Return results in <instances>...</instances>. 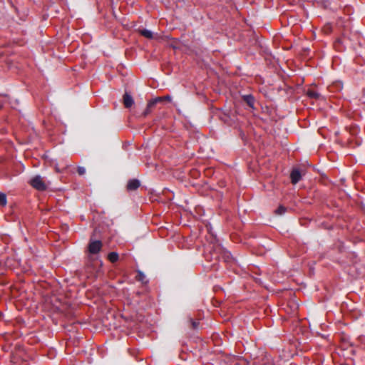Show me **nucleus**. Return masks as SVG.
<instances>
[{"label": "nucleus", "instance_id": "obj_1", "mask_svg": "<svg viewBox=\"0 0 365 365\" xmlns=\"http://www.w3.org/2000/svg\"><path fill=\"white\" fill-rule=\"evenodd\" d=\"M29 184L36 190L38 191H44L47 189V186L43 178L40 175H36L33 177L30 181Z\"/></svg>", "mask_w": 365, "mask_h": 365}, {"label": "nucleus", "instance_id": "obj_2", "mask_svg": "<svg viewBox=\"0 0 365 365\" xmlns=\"http://www.w3.org/2000/svg\"><path fill=\"white\" fill-rule=\"evenodd\" d=\"M102 247L101 241L91 240L88 245V252L91 255H96L101 250Z\"/></svg>", "mask_w": 365, "mask_h": 365}, {"label": "nucleus", "instance_id": "obj_3", "mask_svg": "<svg viewBox=\"0 0 365 365\" xmlns=\"http://www.w3.org/2000/svg\"><path fill=\"white\" fill-rule=\"evenodd\" d=\"M291 182L295 185L302 179V173L298 168H294L290 173Z\"/></svg>", "mask_w": 365, "mask_h": 365}, {"label": "nucleus", "instance_id": "obj_4", "mask_svg": "<svg viewBox=\"0 0 365 365\" xmlns=\"http://www.w3.org/2000/svg\"><path fill=\"white\" fill-rule=\"evenodd\" d=\"M140 186V182L138 179H131L128 181L126 190L128 192L135 191Z\"/></svg>", "mask_w": 365, "mask_h": 365}, {"label": "nucleus", "instance_id": "obj_5", "mask_svg": "<svg viewBox=\"0 0 365 365\" xmlns=\"http://www.w3.org/2000/svg\"><path fill=\"white\" fill-rule=\"evenodd\" d=\"M123 103L126 108H130L134 103V101L132 96L127 91L125 92L123 96Z\"/></svg>", "mask_w": 365, "mask_h": 365}, {"label": "nucleus", "instance_id": "obj_6", "mask_svg": "<svg viewBox=\"0 0 365 365\" xmlns=\"http://www.w3.org/2000/svg\"><path fill=\"white\" fill-rule=\"evenodd\" d=\"M243 101L247 104V106L252 108L255 109V98L252 95H245L242 96Z\"/></svg>", "mask_w": 365, "mask_h": 365}, {"label": "nucleus", "instance_id": "obj_7", "mask_svg": "<svg viewBox=\"0 0 365 365\" xmlns=\"http://www.w3.org/2000/svg\"><path fill=\"white\" fill-rule=\"evenodd\" d=\"M139 33L144 37L148 38V39H152L153 38V34L151 31L150 30H148V29H142V30H139Z\"/></svg>", "mask_w": 365, "mask_h": 365}, {"label": "nucleus", "instance_id": "obj_8", "mask_svg": "<svg viewBox=\"0 0 365 365\" xmlns=\"http://www.w3.org/2000/svg\"><path fill=\"white\" fill-rule=\"evenodd\" d=\"M108 259L110 262L115 263L119 259L118 254L115 252H111L108 254Z\"/></svg>", "mask_w": 365, "mask_h": 365}, {"label": "nucleus", "instance_id": "obj_9", "mask_svg": "<svg viewBox=\"0 0 365 365\" xmlns=\"http://www.w3.org/2000/svg\"><path fill=\"white\" fill-rule=\"evenodd\" d=\"M222 257L223 258L224 261L227 263H230L234 260L231 255V253L227 251H225L223 252Z\"/></svg>", "mask_w": 365, "mask_h": 365}, {"label": "nucleus", "instance_id": "obj_10", "mask_svg": "<svg viewBox=\"0 0 365 365\" xmlns=\"http://www.w3.org/2000/svg\"><path fill=\"white\" fill-rule=\"evenodd\" d=\"M163 101V97H157L149 101V107H154L158 103Z\"/></svg>", "mask_w": 365, "mask_h": 365}, {"label": "nucleus", "instance_id": "obj_11", "mask_svg": "<svg viewBox=\"0 0 365 365\" xmlns=\"http://www.w3.org/2000/svg\"><path fill=\"white\" fill-rule=\"evenodd\" d=\"M307 96L309 98H314V99H317L319 97V94L317 91H313V90H309L307 91Z\"/></svg>", "mask_w": 365, "mask_h": 365}, {"label": "nucleus", "instance_id": "obj_12", "mask_svg": "<svg viewBox=\"0 0 365 365\" xmlns=\"http://www.w3.org/2000/svg\"><path fill=\"white\" fill-rule=\"evenodd\" d=\"M287 211V207L283 206V205H279L278 207V208L275 210V214L276 215H283Z\"/></svg>", "mask_w": 365, "mask_h": 365}, {"label": "nucleus", "instance_id": "obj_13", "mask_svg": "<svg viewBox=\"0 0 365 365\" xmlns=\"http://www.w3.org/2000/svg\"><path fill=\"white\" fill-rule=\"evenodd\" d=\"M0 205L2 206L6 205V195L4 193H0Z\"/></svg>", "mask_w": 365, "mask_h": 365}, {"label": "nucleus", "instance_id": "obj_14", "mask_svg": "<svg viewBox=\"0 0 365 365\" xmlns=\"http://www.w3.org/2000/svg\"><path fill=\"white\" fill-rule=\"evenodd\" d=\"M136 279L138 281L144 282L145 279V275L140 270L138 271V275L136 276Z\"/></svg>", "mask_w": 365, "mask_h": 365}, {"label": "nucleus", "instance_id": "obj_15", "mask_svg": "<svg viewBox=\"0 0 365 365\" xmlns=\"http://www.w3.org/2000/svg\"><path fill=\"white\" fill-rule=\"evenodd\" d=\"M190 322L191 323L192 328L195 329L198 328L199 322L194 321L192 319H190Z\"/></svg>", "mask_w": 365, "mask_h": 365}, {"label": "nucleus", "instance_id": "obj_16", "mask_svg": "<svg viewBox=\"0 0 365 365\" xmlns=\"http://www.w3.org/2000/svg\"><path fill=\"white\" fill-rule=\"evenodd\" d=\"M77 172H78V175H84V174H85V173H86V169H85V168H83V167H81V166H79V167H78V168H77Z\"/></svg>", "mask_w": 365, "mask_h": 365}, {"label": "nucleus", "instance_id": "obj_17", "mask_svg": "<svg viewBox=\"0 0 365 365\" xmlns=\"http://www.w3.org/2000/svg\"><path fill=\"white\" fill-rule=\"evenodd\" d=\"M152 108L153 107H149V103H148L145 110H144V112L143 113V115L144 116H146L147 115H148L150 113V110L152 109Z\"/></svg>", "mask_w": 365, "mask_h": 365}, {"label": "nucleus", "instance_id": "obj_18", "mask_svg": "<svg viewBox=\"0 0 365 365\" xmlns=\"http://www.w3.org/2000/svg\"><path fill=\"white\" fill-rule=\"evenodd\" d=\"M163 98V101H171V97L169 95L165 96Z\"/></svg>", "mask_w": 365, "mask_h": 365}, {"label": "nucleus", "instance_id": "obj_19", "mask_svg": "<svg viewBox=\"0 0 365 365\" xmlns=\"http://www.w3.org/2000/svg\"><path fill=\"white\" fill-rule=\"evenodd\" d=\"M235 365H242L240 363H237Z\"/></svg>", "mask_w": 365, "mask_h": 365}]
</instances>
